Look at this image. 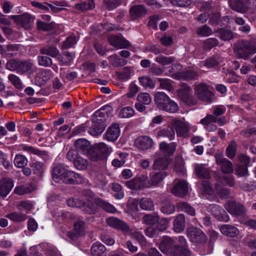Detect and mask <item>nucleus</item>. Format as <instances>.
Wrapping results in <instances>:
<instances>
[{"label": "nucleus", "mask_w": 256, "mask_h": 256, "mask_svg": "<svg viewBox=\"0 0 256 256\" xmlns=\"http://www.w3.org/2000/svg\"><path fill=\"white\" fill-rule=\"evenodd\" d=\"M112 150V148L105 143L99 142L91 146L88 158L92 162L103 160L107 158Z\"/></svg>", "instance_id": "f257e3e1"}, {"label": "nucleus", "mask_w": 256, "mask_h": 256, "mask_svg": "<svg viewBox=\"0 0 256 256\" xmlns=\"http://www.w3.org/2000/svg\"><path fill=\"white\" fill-rule=\"evenodd\" d=\"M234 49L239 58L247 60L250 55L256 53V40H240L234 44Z\"/></svg>", "instance_id": "f03ea898"}, {"label": "nucleus", "mask_w": 256, "mask_h": 256, "mask_svg": "<svg viewBox=\"0 0 256 256\" xmlns=\"http://www.w3.org/2000/svg\"><path fill=\"white\" fill-rule=\"evenodd\" d=\"M187 236L190 241L197 246H204L206 244L208 238L205 234L200 228L194 226L186 230Z\"/></svg>", "instance_id": "7ed1b4c3"}, {"label": "nucleus", "mask_w": 256, "mask_h": 256, "mask_svg": "<svg viewBox=\"0 0 256 256\" xmlns=\"http://www.w3.org/2000/svg\"><path fill=\"white\" fill-rule=\"evenodd\" d=\"M194 90L198 98L204 102L210 103L214 99V95L209 90V86L204 82L196 84Z\"/></svg>", "instance_id": "20e7f679"}, {"label": "nucleus", "mask_w": 256, "mask_h": 256, "mask_svg": "<svg viewBox=\"0 0 256 256\" xmlns=\"http://www.w3.org/2000/svg\"><path fill=\"white\" fill-rule=\"evenodd\" d=\"M171 125L178 137L186 138L190 132V124L186 121H183L176 118L172 120Z\"/></svg>", "instance_id": "39448f33"}, {"label": "nucleus", "mask_w": 256, "mask_h": 256, "mask_svg": "<svg viewBox=\"0 0 256 256\" xmlns=\"http://www.w3.org/2000/svg\"><path fill=\"white\" fill-rule=\"evenodd\" d=\"M126 185L130 189L134 190L150 188L148 184V176L142 174L126 182Z\"/></svg>", "instance_id": "423d86ee"}, {"label": "nucleus", "mask_w": 256, "mask_h": 256, "mask_svg": "<svg viewBox=\"0 0 256 256\" xmlns=\"http://www.w3.org/2000/svg\"><path fill=\"white\" fill-rule=\"evenodd\" d=\"M66 157L69 161L73 162L74 166L78 170H86L88 165V162L85 158L80 156L76 150H70Z\"/></svg>", "instance_id": "0eeeda50"}, {"label": "nucleus", "mask_w": 256, "mask_h": 256, "mask_svg": "<svg viewBox=\"0 0 256 256\" xmlns=\"http://www.w3.org/2000/svg\"><path fill=\"white\" fill-rule=\"evenodd\" d=\"M192 92L191 88L188 86H184L177 91L178 96L182 101L188 105H195L196 100L193 98Z\"/></svg>", "instance_id": "6e6552de"}, {"label": "nucleus", "mask_w": 256, "mask_h": 256, "mask_svg": "<svg viewBox=\"0 0 256 256\" xmlns=\"http://www.w3.org/2000/svg\"><path fill=\"white\" fill-rule=\"evenodd\" d=\"M112 113V108L108 105L104 106L94 112L92 120L100 124H106L105 121L111 116Z\"/></svg>", "instance_id": "1a4fd4ad"}, {"label": "nucleus", "mask_w": 256, "mask_h": 256, "mask_svg": "<svg viewBox=\"0 0 256 256\" xmlns=\"http://www.w3.org/2000/svg\"><path fill=\"white\" fill-rule=\"evenodd\" d=\"M226 210L232 215L241 216L246 212L245 206L235 201H230L224 205Z\"/></svg>", "instance_id": "9d476101"}, {"label": "nucleus", "mask_w": 256, "mask_h": 256, "mask_svg": "<svg viewBox=\"0 0 256 256\" xmlns=\"http://www.w3.org/2000/svg\"><path fill=\"white\" fill-rule=\"evenodd\" d=\"M216 162L220 166L222 172L224 174H232L234 172L233 165L231 162L224 158L222 154H216Z\"/></svg>", "instance_id": "9b49d317"}, {"label": "nucleus", "mask_w": 256, "mask_h": 256, "mask_svg": "<svg viewBox=\"0 0 256 256\" xmlns=\"http://www.w3.org/2000/svg\"><path fill=\"white\" fill-rule=\"evenodd\" d=\"M106 220L108 226L121 230L124 234H128L130 231V228L128 224L117 218L114 216L110 217Z\"/></svg>", "instance_id": "f8f14e48"}, {"label": "nucleus", "mask_w": 256, "mask_h": 256, "mask_svg": "<svg viewBox=\"0 0 256 256\" xmlns=\"http://www.w3.org/2000/svg\"><path fill=\"white\" fill-rule=\"evenodd\" d=\"M12 17L18 24L20 25L26 30L30 28L33 24L34 19L28 14H23L18 16H12Z\"/></svg>", "instance_id": "ddd939ff"}, {"label": "nucleus", "mask_w": 256, "mask_h": 256, "mask_svg": "<svg viewBox=\"0 0 256 256\" xmlns=\"http://www.w3.org/2000/svg\"><path fill=\"white\" fill-rule=\"evenodd\" d=\"M176 246L174 245V240L170 237L165 236L161 240L159 248L164 254L170 256Z\"/></svg>", "instance_id": "4468645a"}, {"label": "nucleus", "mask_w": 256, "mask_h": 256, "mask_svg": "<svg viewBox=\"0 0 256 256\" xmlns=\"http://www.w3.org/2000/svg\"><path fill=\"white\" fill-rule=\"evenodd\" d=\"M100 198L96 197L94 199H88L83 206V211L88 214H95L98 212L100 204L98 200Z\"/></svg>", "instance_id": "2eb2a0df"}, {"label": "nucleus", "mask_w": 256, "mask_h": 256, "mask_svg": "<svg viewBox=\"0 0 256 256\" xmlns=\"http://www.w3.org/2000/svg\"><path fill=\"white\" fill-rule=\"evenodd\" d=\"M108 40L112 46L117 48H128L130 46L128 40L120 36H109Z\"/></svg>", "instance_id": "dca6fc26"}, {"label": "nucleus", "mask_w": 256, "mask_h": 256, "mask_svg": "<svg viewBox=\"0 0 256 256\" xmlns=\"http://www.w3.org/2000/svg\"><path fill=\"white\" fill-rule=\"evenodd\" d=\"M64 182L67 184H81L85 182V179L79 174L68 170Z\"/></svg>", "instance_id": "f3484780"}, {"label": "nucleus", "mask_w": 256, "mask_h": 256, "mask_svg": "<svg viewBox=\"0 0 256 256\" xmlns=\"http://www.w3.org/2000/svg\"><path fill=\"white\" fill-rule=\"evenodd\" d=\"M135 144L140 150H146L152 148L153 141L148 136H140L136 140Z\"/></svg>", "instance_id": "a211bd4d"}, {"label": "nucleus", "mask_w": 256, "mask_h": 256, "mask_svg": "<svg viewBox=\"0 0 256 256\" xmlns=\"http://www.w3.org/2000/svg\"><path fill=\"white\" fill-rule=\"evenodd\" d=\"M188 192V185L184 180H180L176 184L171 190V192L176 196H184Z\"/></svg>", "instance_id": "6ab92c4d"}, {"label": "nucleus", "mask_w": 256, "mask_h": 256, "mask_svg": "<svg viewBox=\"0 0 256 256\" xmlns=\"http://www.w3.org/2000/svg\"><path fill=\"white\" fill-rule=\"evenodd\" d=\"M13 180L10 178H4L0 181V196L6 197L14 187Z\"/></svg>", "instance_id": "aec40b11"}, {"label": "nucleus", "mask_w": 256, "mask_h": 256, "mask_svg": "<svg viewBox=\"0 0 256 256\" xmlns=\"http://www.w3.org/2000/svg\"><path fill=\"white\" fill-rule=\"evenodd\" d=\"M52 72L50 70H42L34 78V83L38 86L44 85L52 77Z\"/></svg>", "instance_id": "412c9836"}, {"label": "nucleus", "mask_w": 256, "mask_h": 256, "mask_svg": "<svg viewBox=\"0 0 256 256\" xmlns=\"http://www.w3.org/2000/svg\"><path fill=\"white\" fill-rule=\"evenodd\" d=\"M230 8L238 12L245 13L248 10V4L241 0H229Z\"/></svg>", "instance_id": "4be33fe9"}, {"label": "nucleus", "mask_w": 256, "mask_h": 256, "mask_svg": "<svg viewBox=\"0 0 256 256\" xmlns=\"http://www.w3.org/2000/svg\"><path fill=\"white\" fill-rule=\"evenodd\" d=\"M159 148L162 154L167 156H172L176 148V145L175 142L168 144L165 142H160Z\"/></svg>", "instance_id": "5701e85b"}, {"label": "nucleus", "mask_w": 256, "mask_h": 256, "mask_svg": "<svg viewBox=\"0 0 256 256\" xmlns=\"http://www.w3.org/2000/svg\"><path fill=\"white\" fill-rule=\"evenodd\" d=\"M120 134L119 125L114 124L107 130L106 138L109 141H114L117 140Z\"/></svg>", "instance_id": "b1692460"}, {"label": "nucleus", "mask_w": 256, "mask_h": 256, "mask_svg": "<svg viewBox=\"0 0 256 256\" xmlns=\"http://www.w3.org/2000/svg\"><path fill=\"white\" fill-rule=\"evenodd\" d=\"M68 170L67 167L62 164H58L54 166L52 171L53 179L56 180L60 178L64 180Z\"/></svg>", "instance_id": "393cba45"}, {"label": "nucleus", "mask_w": 256, "mask_h": 256, "mask_svg": "<svg viewBox=\"0 0 256 256\" xmlns=\"http://www.w3.org/2000/svg\"><path fill=\"white\" fill-rule=\"evenodd\" d=\"M74 146L77 152L79 151L86 154L88 156V152L91 148L90 142L84 138H80L76 140Z\"/></svg>", "instance_id": "a878e982"}, {"label": "nucleus", "mask_w": 256, "mask_h": 256, "mask_svg": "<svg viewBox=\"0 0 256 256\" xmlns=\"http://www.w3.org/2000/svg\"><path fill=\"white\" fill-rule=\"evenodd\" d=\"M146 8L143 6H134L130 10V16L132 20H135L144 16L146 15Z\"/></svg>", "instance_id": "bb28decb"}, {"label": "nucleus", "mask_w": 256, "mask_h": 256, "mask_svg": "<svg viewBox=\"0 0 256 256\" xmlns=\"http://www.w3.org/2000/svg\"><path fill=\"white\" fill-rule=\"evenodd\" d=\"M196 175L201 178H208L210 177V170L204 164H196L194 166Z\"/></svg>", "instance_id": "cd10ccee"}, {"label": "nucleus", "mask_w": 256, "mask_h": 256, "mask_svg": "<svg viewBox=\"0 0 256 256\" xmlns=\"http://www.w3.org/2000/svg\"><path fill=\"white\" fill-rule=\"evenodd\" d=\"M186 219L184 215L180 214L174 218L173 222V229L176 232L183 231L185 228Z\"/></svg>", "instance_id": "c85d7f7f"}, {"label": "nucleus", "mask_w": 256, "mask_h": 256, "mask_svg": "<svg viewBox=\"0 0 256 256\" xmlns=\"http://www.w3.org/2000/svg\"><path fill=\"white\" fill-rule=\"evenodd\" d=\"M106 126V124H100L92 120V125L88 126V132L92 136H98L102 133Z\"/></svg>", "instance_id": "c756f323"}, {"label": "nucleus", "mask_w": 256, "mask_h": 256, "mask_svg": "<svg viewBox=\"0 0 256 256\" xmlns=\"http://www.w3.org/2000/svg\"><path fill=\"white\" fill-rule=\"evenodd\" d=\"M166 176L167 174L165 172H156L154 174L150 176V180H148V186H150V188L157 186Z\"/></svg>", "instance_id": "7c9ffc66"}, {"label": "nucleus", "mask_w": 256, "mask_h": 256, "mask_svg": "<svg viewBox=\"0 0 256 256\" xmlns=\"http://www.w3.org/2000/svg\"><path fill=\"white\" fill-rule=\"evenodd\" d=\"M90 250L92 256H106V248L99 242L94 243Z\"/></svg>", "instance_id": "2f4dec72"}, {"label": "nucleus", "mask_w": 256, "mask_h": 256, "mask_svg": "<svg viewBox=\"0 0 256 256\" xmlns=\"http://www.w3.org/2000/svg\"><path fill=\"white\" fill-rule=\"evenodd\" d=\"M41 54L49 56L52 58H56L60 54V51L56 46L47 45L40 48Z\"/></svg>", "instance_id": "473e14b6"}, {"label": "nucleus", "mask_w": 256, "mask_h": 256, "mask_svg": "<svg viewBox=\"0 0 256 256\" xmlns=\"http://www.w3.org/2000/svg\"><path fill=\"white\" fill-rule=\"evenodd\" d=\"M22 150L27 152L29 154H34L41 157L44 160H46L48 158V155L46 152L40 150L37 148L32 146L24 145L22 148Z\"/></svg>", "instance_id": "72a5a7b5"}, {"label": "nucleus", "mask_w": 256, "mask_h": 256, "mask_svg": "<svg viewBox=\"0 0 256 256\" xmlns=\"http://www.w3.org/2000/svg\"><path fill=\"white\" fill-rule=\"evenodd\" d=\"M170 98L165 92H158L155 94L154 100L156 106L161 110Z\"/></svg>", "instance_id": "f704fd0d"}, {"label": "nucleus", "mask_w": 256, "mask_h": 256, "mask_svg": "<svg viewBox=\"0 0 256 256\" xmlns=\"http://www.w3.org/2000/svg\"><path fill=\"white\" fill-rule=\"evenodd\" d=\"M222 234L230 237H234L238 234V229L234 226L230 224H224L220 227Z\"/></svg>", "instance_id": "c9c22d12"}, {"label": "nucleus", "mask_w": 256, "mask_h": 256, "mask_svg": "<svg viewBox=\"0 0 256 256\" xmlns=\"http://www.w3.org/2000/svg\"><path fill=\"white\" fill-rule=\"evenodd\" d=\"M199 78V74L193 70H188L180 73L176 78L184 80H196Z\"/></svg>", "instance_id": "e433bc0d"}, {"label": "nucleus", "mask_w": 256, "mask_h": 256, "mask_svg": "<svg viewBox=\"0 0 256 256\" xmlns=\"http://www.w3.org/2000/svg\"><path fill=\"white\" fill-rule=\"evenodd\" d=\"M156 137L168 138L170 140H172L175 138V132L172 127L164 128L158 132Z\"/></svg>", "instance_id": "4c0bfd02"}, {"label": "nucleus", "mask_w": 256, "mask_h": 256, "mask_svg": "<svg viewBox=\"0 0 256 256\" xmlns=\"http://www.w3.org/2000/svg\"><path fill=\"white\" fill-rule=\"evenodd\" d=\"M158 80L160 88L171 92H174V82L172 80L167 78H158Z\"/></svg>", "instance_id": "58836bf2"}, {"label": "nucleus", "mask_w": 256, "mask_h": 256, "mask_svg": "<svg viewBox=\"0 0 256 256\" xmlns=\"http://www.w3.org/2000/svg\"><path fill=\"white\" fill-rule=\"evenodd\" d=\"M190 252L187 246L176 245L170 256H190Z\"/></svg>", "instance_id": "ea45409f"}, {"label": "nucleus", "mask_w": 256, "mask_h": 256, "mask_svg": "<svg viewBox=\"0 0 256 256\" xmlns=\"http://www.w3.org/2000/svg\"><path fill=\"white\" fill-rule=\"evenodd\" d=\"M168 158H161L154 160L152 168L154 170H164L168 168Z\"/></svg>", "instance_id": "a19ab883"}, {"label": "nucleus", "mask_w": 256, "mask_h": 256, "mask_svg": "<svg viewBox=\"0 0 256 256\" xmlns=\"http://www.w3.org/2000/svg\"><path fill=\"white\" fill-rule=\"evenodd\" d=\"M32 63L30 60L22 61L19 60L16 72L23 74L32 69Z\"/></svg>", "instance_id": "79ce46f5"}, {"label": "nucleus", "mask_w": 256, "mask_h": 256, "mask_svg": "<svg viewBox=\"0 0 256 256\" xmlns=\"http://www.w3.org/2000/svg\"><path fill=\"white\" fill-rule=\"evenodd\" d=\"M178 110L179 107L178 104L170 98L160 110L170 113H176Z\"/></svg>", "instance_id": "37998d69"}, {"label": "nucleus", "mask_w": 256, "mask_h": 256, "mask_svg": "<svg viewBox=\"0 0 256 256\" xmlns=\"http://www.w3.org/2000/svg\"><path fill=\"white\" fill-rule=\"evenodd\" d=\"M36 26L38 30L43 31H50L56 28V24L54 22L46 23L40 20H37Z\"/></svg>", "instance_id": "c03bdc74"}, {"label": "nucleus", "mask_w": 256, "mask_h": 256, "mask_svg": "<svg viewBox=\"0 0 256 256\" xmlns=\"http://www.w3.org/2000/svg\"><path fill=\"white\" fill-rule=\"evenodd\" d=\"M98 200V204H100V208H102L105 212L112 214L115 213L116 212V208L108 202L101 198Z\"/></svg>", "instance_id": "a18cd8bd"}, {"label": "nucleus", "mask_w": 256, "mask_h": 256, "mask_svg": "<svg viewBox=\"0 0 256 256\" xmlns=\"http://www.w3.org/2000/svg\"><path fill=\"white\" fill-rule=\"evenodd\" d=\"M140 208L144 210L149 211L153 210V201L148 198H142L139 201Z\"/></svg>", "instance_id": "49530a36"}, {"label": "nucleus", "mask_w": 256, "mask_h": 256, "mask_svg": "<svg viewBox=\"0 0 256 256\" xmlns=\"http://www.w3.org/2000/svg\"><path fill=\"white\" fill-rule=\"evenodd\" d=\"M220 62L221 58L220 56L218 54H215L207 58L204 63V66L208 68H210L218 65Z\"/></svg>", "instance_id": "de8ad7c7"}, {"label": "nucleus", "mask_w": 256, "mask_h": 256, "mask_svg": "<svg viewBox=\"0 0 256 256\" xmlns=\"http://www.w3.org/2000/svg\"><path fill=\"white\" fill-rule=\"evenodd\" d=\"M132 70L130 67L126 66L122 72H116L117 78L122 80L126 81L130 78Z\"/></svg>", "instance_id": "09e8293b"}, {"label": "nucleus", "mask_w": 256, "mask_h": 256, "mask_svg": "<svg viewBox=\"0 0 256 256\" xmlns=\"http://www.w3.org/2000/svg\"><path fill=\"white\" fill-rule=\"evenodd\" d=\"M6 217L16 222H24L27 218L26 214H22L21 212H11L8 214Z\"/></svg>", "instance_id": "8fccbe9b"}, {"label": "nucleus", "mask_w": 256, "mask_h": 256, "mask_svg": "<svg viewBox=\"0 0 256 256\" xmlns=\"http://www.w3.org/2000/svg\"><path fill=\"white\" fill-rule=\"evenodd\" d=\"M108 58L111 62L112 65L114 67L124 66L128 62L127 60L118 58L116 54L110 56Z\"/></svg>", "instance_id": "3c124183"}, {"label": "nucleus", "mask_w": 256, "mask_h": 256, "mask_svg": "<svg viewBox=\"0 0 256 256\" xmlns=\"http://www.w3.org/2000/svg\"><path fill=\"white\" fill-rule=\"evenodd\" d=\"M218 36L222 40H228L233 38L232 32L228 30L223 28H220L216 31Z\"/></svg>", "instance_id": "603ef678"}, {"label": "nucleus", "mask_w": 256, "mask_h": 256, "mask_svg": "<svg viewBox=\"0 0 256 256\" xmlns=\"http://www.w3.org/2000/svg\"><path fill=\"white\" fill-rule=\"evenodd\" d=\"M159 219L158 216L152 215L150 214H146L142 218V220L144 224L152 226L156 224Z\"/></svg>", "instance_id": "864d4df0"}, {"label": "nucleus", "mask_w": 256, "mask_h": 256, "mask_svg": "<svg viewBox=\"0 0 256 256\" xmlns=\"http://www.w3.org/2000/svg\"><path fill=\"white\" fill-rule=\"evenodd\" d=\"M216 189L218 194L222 198H228L230 194V189L223 186L219 184H216Z\"/></svg>", "instance_id": "5fc2aeb1"}, {"label": "nucleus", "mask_w": 256, "mask_h": 256, "mask_svg": "<svg viewBox=\"0 0 256 256\" xmlns=\"http://www.w3.org/2000/svg\"><path fill=\"white\" fill-rule=\"evenodd\" d=\"M139 82L141 86L146 88L152 89L155 86V84L152 80L146 76H143L138 78Z\"/></svg>", "instance_id": "6e6d98bb"}, {"label": "nucleus", "mask_w": 256, "mask_h": 256, "mask_svg": "<svg viewBox=\"0 0 256 256\" xmlns=\"http://www.w3.org/2000/svg\"><path fill=\"white\" fill-rule=\"evenodd\" d=\"M237 144L234 141L231 142L226 148V154L229 158H233L236 155Z\"/></svg>", "instance_id": "4d7b16f0"}, {"label": "nucleus", "mask_w": 256, "mask_h": 256, "mask_svg": "<svg viewBox=\"0 0 256 256\" xmlns=\"http://www.w3.org/2000/svg\"><path fill=\"white\" fill-rule=\"evenodd\" d=\"M84 222L81 220H78L74 224V232L79 235L85 234Z\"/></svg>", "instance_id": "13d9d810"}, {"label": "nucleus", "mask_w": 256, "mask_h": 256, "mask_svg": "<svg viewBox=\"0 0 256 256\" xmlns=\"http://www.w3.org/2000/svg\"><path fill=\"white\" fill-rule=\"evenodd\" d=\"M175 58L172 56H159L156 58V62L163 66L170 64L174 62Z\"/></svg>", "instance_id": "bf43d9fd"}, {"label": "nucleus", "mask_w": 256, "mask_h": 256, "mask_svg": "<svg viewBox=\"0 0 256 256\" xmlns=\"http://www.w3.org/2000/svg\"><path fill=\"white\" fill-rule=\"evenodd\" d=\"M8 80L17 89H22L23 88V84L20 78L14 74H10L8 76Z\"/></svg>", "instance_id": "052dcab7"}, {"label": "nucleus", "mask_w": 256, "mask_h": 256, "mask_svg": "<svg viewBox=\"0 0 256 256\" xmlns=\"http://www.w3.org/2000/svg\"><path fill=\"white\" fill-rule=\"evenodd\" d=\"M38 64L44 67H50L52 65V60L47 56H38Z\"/></svg>", "instance_id": "680f3d73"}, {"label": "nucleus", "mask_w": 256, "mask_h": 256, "mask_svg": "<svg viewBox=\"0 0 256 256\" xmlns=\"http://www.w3.org/2000/svg\"><path fill=\"white\" fill-rule=\"evenodd\" d=\"M34 173L38 176H41L44 172V164L40 162H32L30 164Z\"/></svg>", "instance_id": "e2e57ef3"}, {"label": "nucleus", "mask_w": 256, "mask_h": 256, "mask_svg": "<svg viewBox=\"0 0 256 256\" xmlns=\"http://www.w3.org/2000/svg\"><path fill=\"white\" fill-rule=\"evenodd\" d=\"M77 42V39L74 34H70L66 38L62 45V49H67L71 48Z\"/></svg>", "instance_id": "0e129e2a"}, {"label": "nucleus", "mask_w": 256, "mask_h": 256, "mask_svg": "<svg viewBox=\"0 0 256 256\" xmlns=\"http://www.w3.org/2000/svg\"><path fill=\"white\" fill-rule=\"evenodd\" d=\"M212 33V30L206 24L198 28L196 30L197 34L200 36H208Z\"/></svg>", "instance_id": "69168bd1"}, {"label": "nucleus", "mask_w": 256, "mask_h": 256, "mask_svg": "<svg viewBox=\"0 0 256 256\" xmlns=\"http://www.w3.org/2000/svg\"><path fill=\"white\" fill-rule=\"evenodd\" d=\"M134 114V110L130 106L123 108L119 112L118 116L120 118H128Z\"/></svg>", "instance_id": "338daca9"}, {"label": "nucleus", "mask_w": 256, "mask_h": 256, "mask_svg": "<svg viewBox=\"0 0 256 256\" xmlns=\"http://www.w3.org/2000/svg\"><path fill=\"white\" fill-rule=\"evenodd\" d=\"M137 100L144 104L148 105L151 103L152 98L149 94L147 92H140L137 96Z\"/></svg>", "instance_id": "774afa93"}]
</instances>
